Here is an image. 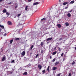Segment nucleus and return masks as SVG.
Segmentation results:
<instances>
[{
  "mask_svg": "<svg viewBox=\"0 0 76 76\" xmlns=\"http://www.w3.org/2000/svg\"><path fill=\"white\" fill-rule=\"evenodd\" d=\"M25 53H26L25 51H23L22 52L21 55V57H22L23 56H25Z\"/></svg>",
  "mask_w": 76,
  "mask_h": 76,
  "instance_id": "1",
  "label": "nucleus"
},
{
  "mask_svg": "<svg viewBox=\"0 0 76 76\" xmlns=\"http://www.w3.org/2000/svg\"><path fill=\"white\" fill-rule=\"evenodd\" d=\"M38 67L39 70H41L42 69V66L41 64L38 65Z\"/></svg>",
  "mask_w": 76,
  "mask_h": 76,
  "instance_id": "2",
  "label": "nucleus"
},
{
  "mask_svg": "<svg viewBox=\"0 0 76 76\" xmlns=\"http://www.w3.org/2000/svg\"><path fill=\"white\" fill-rule=\"evenodd\" d=\"M7 24L8 25H12V23L10 21H9L7 22Z\"/></svg>",
  "mask_w": 76,
  "mask_h": 76,
  "instance_id": "3",
  "label": "nucleus"
},
{
  "mask_svg": "<svg viewBox=\"0 0 76 76\" xmlns=\"http://www.w3.org/2000/svg\"><path fill=\"white\" fill-rule=\"evenodd\" d=\"M56 26L58 27V28H60L61 27V24H57Z\"/></svg>",
  "mask_w": 76,
  "mask_h": 76,
  "instance_id": "4",
  "label": "nucleus"
},
{
  "mask_svg": "<svg viewBox=\"0 0 76 76\" xmlns=\"http://www.w3.org/2000/svg\"><path fill=\"white\" fill-rule=\"evenodd\" d=\"M47 26H45V27L43 28V31H47Z\"/></svg>",
  "mask_w": 76,
  "mask_h": 76,
  "instance_id": "5",
  "label": "nucleus"
},
{
  "mask_svg": "<svg viewBox=\"0 0 76 76\" xmlns=\"http://www.w3.org/2000/svg\"><path fill=\"white\" fill-rule=\"evenodd\" d=\"M6 60V56H4L3 58L2 59V61H4Z\"/></svg>",
  "mask_w": 76,
  "mask_h": 76,
  "instance_id": "6",
  "label": "nucleus"
},
{
  "mask_svg": "<svg viewBox=\"0 0 76 76\" xmlns=\"http://www.w3.org/2000/svg\"><path fill=\"white\" fill-rule=\"evenodd\" d=\"M48 21L49 22H50V23H51V22H53V20H52V19L50 18L49 19Z\"/></svg>",
  "mask_w": 76,
  "mask_h": 76,
  "instance_id": "7",
  "label": "nucleus"
},
{
  "mask_svg": "<svg viewBox=\"0 0 76 76\" xmlns=\"http://www.w3.org/2000/svg\"><path fill=\"white\" fill-rule=\"evenodd\" d=\"M65 24L66 25V26H69V23H68L67 22L65 23Z\"/></svg>",
  "mask_w": 76,
  "mask_h": 76,
  "instance_id": "8",
  "label": "nucleus"
},
{
  "mask_svg": "<svg viewBox=\"0 0 76 76\" xmlns=\"http://www.w3.org/2000/svg\"><path fill=\"white\" fill-rule=\"evenodd\" d=\"M59 63H60L59 61L56 62L55 63V66H56V65H57V64H59Z\"/></svg>",
  "mask_w": 76,
  "mask_h": 76,
  "instance_id": "9",
  "label": "nucleus"
},
{
  "mask_svg": "<svg viewBox=\"0 0 76 76\" xmlns=\"http://www.w3.org/2000/svg\"><path fill=\"white\" fill-rule=\"evenodd\" d=\"M51 39H52V38H51V37L49 38H48L47 39V41H51Z\"/></svg>",
  "mask_w": 76,
  "mask_h": 76,
  "instance_id": "10",
  "label": "nucleus"
},
{
  "mask_svg": "<svg viewBox=\"0 0 76 76\" xmlns=\"http://www.w3.org/2000/svg\"><path fill=\"white\" fill-rule=\"evenodd\" d=\"M39 4V3H38V2H37L33 4V6H35V5H37V4Z\"/></svg>",
  "mask_w": 76,
  "mask_h": 76,
  "instance_id": "11",
  "label": "nucleus"
},
{
  "mask_svg": "<svg viewBox=\"0 0 76 76\" xmlns=\"http://www.w3.org/2000/svg\"><path fill=\"white\" fill-rule=\"evenodd\" d=\"M67 16L69 18H70L71 17V14H70V13H69L67 14Z\"/></svg>",
  "mask_w": 76,
  "mask_h": 76,
  "instance_id": "12",
  "label": "nucleus"
},
{
  "mask_svg": "<svg viewBox=\"0 0 76 76\" xmlns=\"http://www.w3.org/2000/svg\"><path fill=\"white\" fill-rule=\"evenodd\" d=\"M2 12H3V13H6V12H7V10L6 9H4L3 10Z\"/></svg>",
  "mask_w": 76,
  "mask_h": 76,
  "instance_id": "13",
  "label": "nucleus"
},
{
  "mask_svg": "<svg viewBox=\"0 0 76 76\" xmlns=\"http://www.w3.org/2000/svg\"><path fill=\"white\" fill-rule=\"evenodd\" d=\"M56 69H57V68L54 66V67H53V70H54V71L56 70Z\"/></svg>",
  "mask_w": 76,
  "mask_h": 76,
  "instance_id": "14",
  "label": "nucleus"
},
{
  "mask_svg": "<svg viewBox=\"0 0 76 76\" xmlns=\"http://www.w3.org/2000/svg\"><path fill=\"white\" fill-rule=\"evenodd\" d=\"M47 70L48 72H50V66H48L47 68Z\"/></svg>",
  "mask_w": 76,
  "mask_h": 76,
  "instance_id": "15",
  "label": "nucleus"
},
{
  "mask_svg": "<svg viewBox=\"0 0 76 76\" xmlns=\"http://www.w3.org/2000/svg\"><path fill=\"white\" fill-rule=\"evenodd\" d=\"M0 27H1V28H2V29H4V26H1L0 25Z\"/></svg>",
  "mask_w": 76,
  "mask_h": 76,
  "instance_id": "16",
  "label": "nucleus"
},
{
  "mask_svg": "<svg viewBox=\"0 0 76 76\" xmlns=\"http://www.w3.org/2000/svg\"><path fill=\"white\" fill-rule=\"evenodd\" d=\"M56 53H57V52L55 51V52H53L52 54L53 55H55V54H56Z\"/></svg>",
  "mask_w": 76,
  "mask_h": 76,
  "instance_id": "17",
  "label": "nucleus"
},
{
  "mask_svg": "<svg viewBox=\"0 0 76 76\" xmlns=\"http://www.w3.org/2000/svg\"><path fill=\"white\" fill-rule=\"evenodd\" d=\"M23 75H28V73H27V72H25L23 74Z\"/></svg>",
  "mask_w": 76,
  "mask_h": 76,
  "instance_id": "18",
  "label": "nucleus"
},
{
  "mask_svg": "<svg viewBox=\"0 0 76 76\" xmlns=\"http://www.w3.org/2000/svg\"><path fill=\"white\" fill-rule=\"evenodd\" d=\"M34 47V46L33 45H32L31 46L30 48V50H32V48H33V47Z\"/></svg>",
  "mask_w": 76,
  "mask_h": 76,
  "instance_id": "19",
  "label": "nucleus"
},
{
  "mask_svg": "<svg viewBox=\"0 0 76 76\" xmlns=\"http://www.w3.org/2000/svg\"><path fill=\"white\" fill-rule=\"evenodd\" d=\"M13 39H12V40H10V44H12V43L13 42Z\"/></svg>",
  "mask_w": 76,
  "mask_h": 76,
  "instance_id": "20",
  "label": "nucleus"
},
{
  "mask_svg": "<svg viewBox=\"0 0 76 76\" xmlns=\"http://www.w3.org/2000/svg\"><path fill=\"white\" fill-rule=\"evenodd\" d=\"M68 4V2H64L63 3V5H66V4Z\"/></svg>",
  "mask_w": 76,
  "mask_h": 76,
  "instance_id": "21",
  "label": "nucleus"
},
{
  "mask_svg": "<svg viewBox=\"0 0 76 76\" xmlns=\"http://www.w3.org/2000/svg\"><path fill=\"white\" fill-rule=\"evenodd\" d=\"M15 41H18V40H19V38H16L15 39Z\"/></svg>",
  "mask_w": 76,
  "mask_h": 76,
  "instance_id": "22",
  "label": "nucleus"
},
{
  "mask_svg": "<svg viewBox=\"0 0 76 76\" xmlns=\"http://www.w3.org/2000/svg\"><path fill=\"white\" fill-rule=\"evenodd\" d=\"M74 2H75V1H71V2H70V3L71 4H73V3H74Z\"/></svg>",
  "mask_w": 76,
  "mask_h": 76,
  "instance_id": "23",
  "label": "nucleus"
},
{
  "mask_svg": "<svg viewBox=\"0 0 76 76\" xmlns=\"http://www.w3.org/2000/svg\"><path fill=\"white\" fill-rule=\"evenodd\" d=\"M46 20V18H44L43 19H42L41 20H42H42Z\"/></svg>",
  "mask_w": 76,
  "mask_h": 76,
  "instance_id": "24",
  "label": "nucleus"
},
{
  "mask_svg": "<svg viewBox=\"0 0 76 76\" xmlns=\"http://www.w3.org/2000/svg\"><path fill=\"white\" fill-rule=\"evenodd\" d=\"M28 6H26V8H25V10H27V9H28Z\"/></svg>",
  "mask_w": 76,
  "mask_h": 76,
  "instance_id": "25",
  "label": "nucleus"
},
{
  "mask_svg": "<svg viewBox=\"0 0 76 76\" xmlns=\"http://www.w3.org/2000/svg\"><path fill=\"white\" fill-rule=\"evenodd\" d=\"M38 56H39V54H37L35 57L36 58H37L38 57Z\"/></svg>",
  "mask_w": 76,
  "mask_h": 76,
  "instance_id": "26",
  "label": "nucleus"
},
{
  "mask_svg": "<svg viewBox=\"0 0 76 76\" xmlns=\"http://www.w3.org/2000/svg\"><path fill=\"white\" fill-rule=\"evenodd\" d=\"M41 46H42L44 45V43L43 42H41Z\"/></svg>",
  "mask_w": 76,
  "mask_h": 76,
  "instance_id": "27",
  "label": "nucleus"
},
{
  "mask_svg": "<svg viewBox=\"0 0 76 76\" xmlns=\"http://www.w3.org/2000/svg\"><path fill=\"white\" fill-rule=\"evenodd\" d=\"M6 13V15H8V16H9L10 15V14L8 12H7Z\"/></svg>",
  "mask_w": 76,
  "mask_h": 76,
  "instance_id": "28",
  "label": "nucleus"
},
{
  "mask_svg": "<svg viewBox=\"0 0 76 76\" xmlns=\"http://www.w3.org/2000/svg\"><path fill=\"white\" fill-rule=\"evenodd\" d=\"M50 23H50V22L48 21V22L47 23V25H50Z\"/></svg>",
  "mask_w": 76,
  "mask_h": 76,
  "instance_id": "29",
  "label": "nucleus"
},
{
  "mask_svg": "<svg viewBox=\"0 0 76 76\" xmlns=\"http://www.w3.org/2000/svg\"><path fill=\"white\" fill-rule=\"evenodd\" d=\"M42 73H45V69H44L42 71Z\"/></svg>",
  "mask_w": 76,
  "mask_h": 76,
  "instance_id": "30",
  "label": "nucleus"
},
{
  "mask_svg": "<svg viewBox=\"0 0 76 76\" xmlns=\"http://www.w3.org/2000/svg\"><path fill=\"white\" fill-rule=\"evenodd\" d=\"M75 64V61H73V62L72 63V65H73Z\"/></svg>",
  "mask_w": 76,
  "mask_h": 76,
  "instance_id": "31",
  "label": "nucleus"
},
{
  "mask_svg": "<svg viewBox=\"0 0 76 76\" xmlns=\"http://www.w3.org/2000/svg\"><path fill=\"white\" fill-rule=\"evenodd\" d=\"M44 53V51L42 50H41V53H42V54L43 53Z\"/></svg>",
  "mask_w": 76,
  "mask_h": 76,
  "instance_id": "32",
  "label": "nucleus"
},
{
  "mask_svg": "<svg viewBox=\"0 0 76 76\" xmlns=\"http://www.w3.org/2000/svg\"><path fill=\"white\" fill-rule=\"evenodd\" d=\"M21 15V14H19L18 15V17H19Z\"/></svg>",
  "mask_w": 76,
  "mask_h": 76,
  "instance_id": "33",
  "label": "nucleus"
},
{
  "mask_svg": "<svg viewBox=\"0 0 76 76\" xmlns=\"http://www.w3.org/2000/svg\"><path fill=\"white\" fill-rule=\"evenodd\" d=\"M58 50L59 51H61V49H60V48H58Z\"/></svg>",
  "mask_w": 76,
  "mask_h": 76,
  "instance_id": "34",
  "label": "nucleus"
},
{
  "mask_svg": "<svg viewBox=\"0 0 76 76\" xmlns=\"http://www.w3.org/2000/svg\"><path fill=\"white\" fill-rule=\"evenodd\" d=\"M63 55H64V53H62V54L61 55V56H63Z\"/></svg>",
  "mask_w": 76,
  "mask_h": 76,
  "instance_id": "35",
  "label": "nucleus"
},
{
  "mask_svg": "<svg viewBox=\"0 0 76 76\" xmlns=\"http://www.w3.org/2000/svg\"><path fill=\"white\" fill-rule=\"evenodd\" d=\"M60 75H61V73H59L57 75V76H60Z\"/></svg>",
  "mask_w": 76,
  "mask_h": 76,
  "instance_id": "36",
  "label": "nucleus"
},
{
  "mask_svg": "<svg viewBox=\"0 0 76 76\" xmlns=\"http://www.w3.org/2000/svg\"><path fill=\"white\" fill-rule=\"evenodd\" d=\"M55 60H56V59L54 58L53 59L52 61H53V62H54V61H55Z\"/></svg>",
  "mask_w": 76,
  "mask_h": 76,
  "instance_id": "37",
  "label": "nucleus"
},
{
  "mask_svg": "<svg viewBox=\"0 0 76 76\" xmlns=\"http://www.w3.org/2000/svg\"><path fill=\"white\" fill-rule=\"evenodd\" d=\"M11 63H15V60H13L12 61Z\"/></svg>",
  "mask_w": 76,
  "mask_h": 76,
  "instance_id": "38",
  "label": "nucleus"
},
{
  "mask_svg": "<svg viewBox=\"0 0 76 76\" xmlns=\"http://www.w3.org/2000/svg\"><path fill=\"white\" fill-rule=\"evenodd\" d=\"M62 40V39L61 38H60L59 39V41H61Z\"/></svg>",
  "mask_w": 76,
  "mask_h": 76,
  "instance_id": "39",
  "label": "nucleus"
},
{
  "mask_svg": "<svg viewBox=\"0 0 76 76\" xmlns=\"http://www.w3.org/2000/svg\"><path fill=\"white\" fill-rule=\"evenodd\" d=\"M6 35H7V34L5 33V34H4V36H6Z\"/></svg>",
  "mask_w": 76,
  "mask_h": 76,
  "instance_id": "40",
  "label": "nucleus"
},
{
  "mask_svg": "<svg viewBox=\"0 0 76 76\" xmlns=\"http://www.w3.org/2000/svg\"><path fill=\"white\" fill-rule=\"evenodd\" d=\"M68 76H71V73H69V74Z\"/></svg>",
  "mask_w": 76,
  "mask_h": 76,
  "instance_id": "41",
  "label": "nucleus"
},
{
  "mask_svg": "<svg viewBox=\"0 0 76 76\" xmlns=\"http://www.w3.org/2000/svg\"><path fill=\"white\" fill-rule=\"evenodd\" d=\"M73 11L72 10H70L69 11V12H72Z\"/></svg>",
  "mask_w": 76,
  "mask_h": 76,
  "instance_id": "42",
  "label": "nucleus"
},
{
  "mask_svg": "<svg viewBox=\"0 0 76 76\" xmlns=\"http://www.w3.org/2000/svg\"><path fill=\"white\" fill-rule=\"evenodd\" d=\"M18 6H17V5L15 7V9H16V8H17V7Z\"/></svg>",
  "mask_w": 76,
  "mask_h": 76,
  "instance_id": "43",
  "label": "nucleus"
},
{
  "mask_svg": "<svg viewBox=\"0 0 76 76\" xmlns=\"http://www.w3.org/2000/svg\"><path fill=\"white\" fill-rule=\"evenodd\" d=\"M67 8H68V7H65V9H67Z\"/></svg>",
  "mask_w": 76,
  "mask_h": 76,
  "instance_id": "44",
  "label": "nucleus"
},
{
  "mask_svg": "<svg viewBox=\"0 0 76 76\" xmlns=\"http://www.w3.org/2000/svg\"><path fill=\"white\" fill-rule=\"evenodd\" d=\"M11 3H12V2H10V3H9L8 4H10Z\"/></svg>",
  "mask_w": 76,
  "mask_h": 76,
  "instance_id": "45",
  "label": "nucleus"
},
{
  "mask_svg": "<svg viewBox=\"0 0 76 76\" xmlns=\"http://www.w3.org/2000/svg\"><path fill=\"white\" fill-rule=\"evenodd\" d=\"M28 1H29V2H30V1H31V0H28Z\"/></svg>",
  "mask_w": 76,
  "mask_h": 76,
  "instance_id": "46",
  "label": "nucleus"
},
{
  "mask_svg": "<svg viewBox=\"0 0 76 76\" xmlns=\"http://www.w3.org/2000/svg\"><path fill=\"white\" fill-rule=\"evenodd\" d=\"M56 48H57V47H55V48H54V50H56Z\"/></svg>",
  "mask_w": 76,
  "mask_h": 76,
  "instance_id": "47",
  "label": "nucleus"
},
{
  "mask_svg": "<svg viewBox=\"0 0 76 76\" xmlns=\"http://www.w3.org/2000/svg\"><path fill=\"white\" fill-rule=\"evenodd\" d=\"M50 59H51V58H52V57H51V56H50Z\"/></svg>",
  "mask_w": 76,
  "mask_h": 76,
  "instance_id": "48",
  "label": "nucleus"
},
{
  "mask_svg": "<svg viewBox=\"0 0 76 76\" xmlns=\"http://www.w3.org/2000/svg\"><path fill=\"white\" fill-rule=\"evenodd\" d=\"M3 1V0H0V2H1V1Z\"/></svg>",
  "mask_w": 76,
  "mask_h": 76,
  "instance_id": "49",
  "label": "nucleus"
},
{
  "mask_svg": "<svg viewBox=\"0 0 76 76\" xmlns=\"http://www.w3.org/2000/svg\"><path fill=\"white\" fill-rule=\"evenodd\" d=\"M17 3H15L14 4H15V5H16V4H17Z\"/></svg>",
  "mask_w": 76,
  "mask_h": 76,
  "instance_id": "50",
  "label": "nucleus"
},
{
  "mask_svg": "<svg viewBox=\"0 0 76 76\" xmlns=\"http://www.w3.org/2000/svg\"><path fill=\"white\" fill-rule=\"evenodd\" d=\"M30 55H31L32 54V53H30Z\"/></svg>",
  "mask_w": 76,
  "mask_h": 76,
  "instance_id": "51",
  "label": "nucleus"
},
{
  "mask_svg": "<svg viewBox=\"0 0 76 76\" xmlns=\"http://www.w3.org/2000/svg\"><path fill=\"white\" fill-rule=\"evenodd\" d=\"M10 73H11V74H12V72H11Z\"/></svg>",
  "mask_w": 76,
  "mask_h": 76,
  "instance_id": "52",
  "label": "nucleus"
},
{
  "mask_svg": "<svg viewBox=\"0 0 76 76\" xmlns=\"http://www.w3.org/2000/svg\"><path fill=\"white\" fill-rule=\"evenodd\" d=\"M75 50H76V47H75Z\"/></svg>",
  "mask_w": 76,
  "mask_h": 76,
  "instance_id": "53",
  "label": "nucleus"
}]
</instances>
